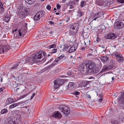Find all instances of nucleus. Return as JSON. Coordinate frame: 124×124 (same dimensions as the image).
Returning <instances> with one entry per match:
<instances>
[{
	"mask_svg": "<svg viewBox=\"0 0 124 124\" xmlns=\"http://www.w3.org/2000/svg\"><path fill=\"white\" fill-rule=\"evenodd\" d=\"M24 10L22 8H20L18 9L17 15L20 18L23 19L25 18L27 15V13L24 12Z\"/></svg>",
	"mask_w": 124,
	"mask_h": 124,
	"instance_id": "4",
	"label": "nucleus"
},
{
	"mask_svg": "<svg viewBox=\"0 0 124 124\" xmlns=\"http://www.w3.org/2000/svg\"><path fill=\"white\" fill-rule=\"evenodd\" d=\"M110 69V68H109V66L105 65L103 66V69L101 71H105L108 70Z\"/></svg>",
	"mask_w": 124,
	"mask_h": 124,
	"instance_id": "31",
	"label": "nucleus"
},
{
	"mask_svg": "<svg viewBox=\"0 0 124 124\" xmlns=\"http://www.w3.org/2000/svg\"><path fill=\"white\" fill-rule=\"evenodd\" d=\"M109 3L107 1H106L104 2L103 3V5L104 6H107L108 5H109Z\"/></svg>",
	"mask_w": 124,
	"mask_h": 124,
	"instance_id": "42",
	"label": "nucleus"
},
{
	"mask_svg": "<svg viewBox=\"0 0 124 124\" xmlns=\"http://www.w3.org/2000/svg\"><path fill=\"white\" fill-rule=\"evenodd\" d=\"M3 7V5L2 4V1L0 0V8H2Z\"/></svg>",
	"mask_w": 124,
	"mask_h": 124,
	"instance_id": "49",
	"label": "nucleus"
},
{
	"mask_svg": "<svg viewBox=\"0 0 124 124\" xmlns=\"http://www.w3.org/2000/svg\"><path fill=\"white\" fill-rule=\"evenodd\" d=\"M3 48H4V52L5 51H7L10 49V47L8 45L6 46H3Z\"/></svg>",
	"mask_w": 124,
	"mask_h": 124,
	"instance_id": "34",
	"label": "nucleus"
},
{
	"mask_svg": "<svg viewBox=\"0 0 124 124\" xmlns=\"http://www.w3.org/2000/svg\"><path fill=\"white\" fill-rule=\"evenodd\" d=\"M45 14V12L44 10L41 11L37 12L35 15L34 19L36 21H38Z\"/></svg>",
	"mask_w": 124,
	"mask_h": 124,
	"instance_id": "5",
	"label": "nucleus"
},
{
	"mask_svg": "<svg viewBox=\"0 0 124 124\" xmlns=\"http://www.w3.org/2000/svg\"><path fill=\"white\" fill-rule=\"evenodd\" d=\"M78 30L77 24L75 23L70 27V31L73 34H75L77 32Z\"/></svg>",
	"mask_w": 124,
	"mask_h": 124,
	"instance_id": "6",
	"label": "nucleus"
},
{
	"mask_svg": "<svg viewBox=\"0 0 124 124\" xmlns=\"http://www.w3.org/2000/svg\"><path fill=\"white\" fill-rule=\"evenodd\" d=\"M86 4V2L85 1H82L81 4V6L82 7H84Z\"/></svg>",
	"mask_w": 124,
	"mask_h": 124,
	"instance_id": "40",
	"label": "nucleus"
},
{
	"mask_svg": "<svg viewBox=\"0 0 124 124\" xmlns=\"http://www.w3.org/2000/svg\"><path fill=\"white\" fill-rule=\"evenodd\" d=\"M102 95L101 94H99V97L100 98H102Z\"/></svg>",
	"mask_w": 124,
	"mask_h": 124,
	"instance_id": "59",
	"label": "nucleus"
},
{
	"mask_svg": "<svg viewBox=\"0 0 124 124\" xmlns=\"http://www.w3.org/2000/svg\"><path fill=\"white\" fill-rule=\"evenodd\" d=\"M14 102V100L13 98H9L7 99L6 100V103L7 105L11 103Z\"/></svg>",
	"mask_w": 124,
	"mask_h": 124,
	"instance_id": "22",
	"label": "nucleus"
},
{
	"mask_svg": "<svg viewBox=\"0 0 124 124\" xmlns=\"http://www.w3.org/2000/svg\"><path fill=\"white\" fill-rule=\"evenodd\" d=\"M94 63L92 61H88L87 62L85 65L83 67L81 68V71L86 73L87 72V70H91L94 66Z\"/></svg>",
	"mask_w": 124,
	"mask_h": 124,
	"instance_id": "2",
	"label": "nucleus"
},
{
	"mask_svg": "<svg viewBox=\"0 0 124 124\" xmlns=\"http://www.w3.org/2000/svg\"><path fill=\"white\" fill-rule=\"evenodd\" d=\"M111 123L112 124H120V122L117 120H112L111 121Z\"/></svg>",
	"mask_w": 124,
	"mask_h": 124,
	"instance_id": "37",
	"label": "nucleus"
},
{
	"mask_svg": "<svg viewBox=\"0 0 124 124\" xmlns=\"http://www.w3.org/2000/svg\"><path fill=\"white\" fill-rule=\"evenodd\" d=\"M115 26H116L117 28L120 29L123 27L124 24L121 21H118L115 23Z\"/></svg>",
	"mask_w": 124,
	"mask_h": 124,
	"instance_id": "12",
	"label": "nucleus"
},
{
	"mask_svg": "<svg viewBox=\"0 0 124 124\" xmlns=\"http://www.w3.org/2000/svg\"><path fill=\"white\" fill-rule=\"evenodd\" d=\"M77 13V16L79 17L82 16L84 14V12L80 10L78 11Z\"/></svg>",
	"mask_w": 124,
	"mask_h": 124,
	"instance_id": "28",
	"label": "nucleus"
},
{
	"mask_svg": "<svg viewBox=\"0 0 124 124\" xmlns=\"http://www.w3.org/2000/svg\"><path fill=\"white\" fill-rule=\"evenodd\" d=\"M64 57V55H61L58 57H57L53 63V64L54 65L60 62V61L62 58Z\"/></svg>",
	"mask_w": 124,
	"mask_h": 124,
	"instance_id": "13",
	"label": "nucleus"
},
{
	"mask_svg": "<svg viewBox=\"0 0 124 124\" xmlns=\"http://www.w3.org/2000/svg\"><path fill=\"white\" fill-rule=\"evenodd\" d=\"M49 34H53V32L52 31H51L49 32Z\"/></svg>",
	"mask_w": 124,
	"mask_h": 124,
	"instance_id": "63",
	"label": "nucleus"
},
{
	"mask_svg": "<svg viewBox=\"0 0 124 124\" xmlns=\"http://www.w3.org/2000/svg\"><path fill=\"white\" fill-rule=\"evenodd\" d=\"M75 83L74 82H70L68 85V88L70 90H73L74 89L75 86Z\"/></svg>",
	"mask_w": 124,
	"mask_h": 124,
	"instance_id": "18",
	"label": "nucleus"
},
{
	"mask_svg": "<svg viewBox=\"0 0 124 124\" xmlns=\"http://www.w3.org/2000/svg\"><path fill=\"white\" fill-rule=\"evenodd\" d=\"M91 51L92 52L94 56L96 55V54L97 53V50L96 49L93 48V49H91Z\"/></svg>",
	"mask_w": 124,
	"mask_h": 124,
	"instance_id": "30",
	"label": "nucleus"
},
{
	"mask_svg": "<svg viewBox=\"0 0 124 124\" xmlns=\"http://www.w3.org/2000/svg\"><path fill=\"white\" fill-rule=\"evenodd\" d=\"M22 108H24L23 109V113L25 114H26L28 113V111L29 110V107L27 106L25 107H23Z\"/></svg>",
	"mask_w": 124,
	"mask_h": 124,
	"instance_id": "23",
	"label": "nucleus"
},
{
	"mask_svg": "<svg viewBox=\"0 0 124 124\" xmlns=\"http://www.w3.org/2000/svg\"><path fill=\"white\" fill-rule=\"evenodd\" d=\"M89 83L88 81H86L85 82L84 81H82L81 82L79 85L78 87H82V86L85 87L86 85Z\"/></svg>",
	"mask_w": 124,
	"mask_h": 124,
	"instance_id": "20",
	"label": "nucleus"
},
{
	"mask_svg": "<svg viewBox=\"0 0 124 124\" xmlns=\"http://www.w3.org/2000/svg\"><path fill=\"white\" fill-rule=\"evenodd\" d=\"M102 14L100 12H99L97 13L94 14L93 15V16L94 19H93V20H96V19L101 17L102 16Z\"/></svg>",
	"mask_w": 124,
	"mask_h": 124,
	"instance_id": "16",
	"label": "nucleus"
},
{
	"mask_svg": "<svg viewBox=\"0 0 124 124\" xmlns=\"http://www.w3.org/2000/svg\"><path fill=\"white\" fill-rule=\"evenodd\" d=\"M53 66H52V65H50L49 66H48L46 68V69L47 70V69H49L50 67H52Z\"/></svg>",
	"mask_w": 124,
	"mask_h": 124,
	"instance_id": "53",
	"label": "nucleus"
},
{
	"mask_svg": "<svg viewBox=\"0 0 124 124\" xmlns=\"http://www.w3.org/2000/svg\"><path fill=\"white\" fill-rule=\"evenodd\" d=\"M118 0L121 3H123L124 2V0Z\"/></svg>",
	"mask_w": 124,
	"mask_h": 124,
	"instance_id": "52",
	"label": "nucleus"
},
{
	"mask_svg": "<svg viewBox=\"0 0 124 124\" xmlns=\"http://www.w3.org/2000/svg\"><path fill=\"white\" fill-rule=\"evenodd\" d=\"M69 46L68 45L66 44L64 46V48L63 49V50L64 51H66V50L68 48Z\"/></svg>",
	"mask_w": 124,
	"mask_h": 124,
	"instance_id": "33",
	"label": "nucleus"
},
{
	"mask_svg": "<svg viewBox=\"0 0 124 124\" xmlns=\"http://www.w3.org/2000/svg\"><path fill=\"white\" fill-rule=\"evenodd\" d=\"M7 112L8 111L7 109H4L1 111V113L2 114H4L7 113Z\"/></svg>",
	"mask_w": 124,
	"mask_h": 124,
	"instance_id": "41",
	"label": "nucleus"
},
{
	"mask_svg": "<svg viewBox=\"0 0 124 124\" xmlns=\"http://www.w3.org/2000/svg\"><path fill=\"white\" fill-rule=\"evenodd\" d=\"M49 23L51 25L52 24H53L54 23L52 21H50L49 22Z\"/></svg>",
	"mask_w": 124,
	"mask_h": 124,
	"instance_id": "60",
	"label": "nucleus"
},
{
	"mask_svg": "<svg viewBox=\"0 0 124 124\" xmlns=\"http://www.w3.org/2000/svg\"><path fill=\"white\" fill-rule=\"evenodd\" d=\"M36 95V94L35 93H33V94L32 95L30 99L31 100H32L34 96Z\"/></svg>",
	"mask_w": 124,
	"mask_h": 124,
	"instance_id": "51",
	"label": "nucleus"
},
{
	"mask_svg": "<svg viewBox=\"0 0 124 124\" xmlns=\"http://www.w3.org/2000/svg\"><path fill=\"white\" fill-rule=\"evenodd\" d=\"M28 62L31 63L37 62L33 55L32 56L29 57L28 58Z\"/></svg>",
	"mask_w": 124,
	"mask_h": 124,
	"instance_id": "17",
	"label": "nucleus"
},
{
	"mask_svg": "<svg viewBox=\"0 0 124 124\" xmlns=\"http://www.w3.org/2000/svg\"><path fill=\"white\" fill-rule=\"evenodd\" d=\"M16 118L13 117H10L8 118V120L9 121L7 122H5L4 124H16V122L15 120Z\"/></svg>",
	"mask_w": 124,
	"mask_h": 124,
	"instance_id": "10",
	"label": "nucleus"
},
{
	"mask_svg": "<svg viewBox=\"0 0 124 124\" xmlns=\"http://www.w3.org/2000/svg\"><path fill=\"white\" fill-rule=\"evenodd\" d=\"M27 9H26L25 10H24V12H25V13H27V15L28 14V12L27 11L28 10H27Z\"/></svg>",
	"mask_w": 124,
	"mask_h": 124,
	"instance_id": "57",
	"label": "nucleus"
},
{
	"mask_svg": "<svg viewBox=\"0 0 124 124\" xmlns=\"http://www.w3.org/2000/svg\"><path fill=\"white\" fill-rule=\"evenodd\" d=\"M73 93L75 95H78L79 94V92L77 91H75Z\"/></svg>",
	"mask_w": 124,
	"mask_h": 124,
	"instance_id": "46",
	"label": "nucleus"
},
{
	"mask_svg": "<svg viewBox=\"0 0 124 124\" xmlns=\"http://www.w3.org/2000/svg\"><path fill=\"white\" fill-rule=\"evenodd\" d=\"M55 14L56 15H59V13H58V12H57V13H55Z\"/></svg>",
	"mask_w": 124,
	"mask_h": 124,
	"instance_id": "64",
	"label": "nucleus"
},
{
	"mask_svg": "<svg viewBox=\"0 0 124 124\" xmlns=\"http://www.w3.org/2000/svg\"><path fill=\"white\" fill-rule=\"evenodd\" d=\"M121 96L119 100H122L121 103L124 105V92L121 94Z\"/></svg>",
	"mask_w": 124,
	"mask_h": 124,
	"instance_id": "24",
	"label": "nucleus"
},
{
	"mask_svg": "<svg viewBox=\"0 0 124 124\" xmlns=\"http://www.w3.org/2000/svg\"><path fill=\"white\" fill-rule=\"evenodd\" d=\"M19 63L15 64L10 69V70H15L17 69V67L19 65Z\"/></svg>",
	"mask_w": 124,
	"mask_h": 124,
	"instance_id": "27",
	"label": "nucleus"
},
{
	"mask_svg": "<svg viewBox=\"0 0 124 124\" xmlns=\"http://www.w3.org/2000/svg\"><path fill=\"white\" fill-rule=\"evenodd\" d=\"M52 60H53L52 59H50L49 61H48L47 62L48 63H49Z\"/></svg>",
	"mask_w": 124,
	"mask_h": 124,
	"instance_id": "61",
	"label": "nucleus"
},
{
	"mask_svg": "<svg viewBox=\"0 0 124 124\" xmlns=\"http://www.w3.org/2000/svg\"><path fill=\"white\" fill-rule=\"evenodd\" d=\"M57 82L56 81V80L54 81V88L55 89H57L60 86V85L59 84L57 83Z\"/></svg>",
	"mask_w": 124,
	"mask_h": 124,
	"instance_id": "32",
	"label": "nucleus"
},
{
	"mask_svg": "<svg viewBox=\"0 0 124 124\" xmlns=\"http://www.w3.org/2000/svg\"><path fill=\"white\" fill-rule=\"evenodd\" d=\"M3 47V46H0V54L4 52V49Z\"/></svg>",
	"mask_w": 124,
	"mask_h": 124,
	"instance_id": "36",
	"label": "nucleus"
},
{
	"mask_svg": "<svg viewBox=\"0 0 124 124\" xmlns=\"http://www.w3.org/2000/svg\"><path fill=\"white\" fill-rule=\"evenodd\" d=\"M22 103L23 102H20L16 103H14L13 104L10 106L9 108L10 109H12L19 105L20 104H22Z\"/></svg>",
	"mask_w": 124,
	"mask_h": 124,
	"instance_id": "21",
	"label": "nucleus"
},
{
	"mask_svg": "<svg viewBox=\"0 0 124 124\" xmlns=\"http://www.w3.org/2000/svg\"><path fill=\"white\" fill-rule=\"evenodd\" d=\"M108 58L107 56H104L102 57L101 58V60L102 62H107L108 59Z\"/></svg>",
	"mask_w": 124,
	"mask_h": 124,
	"instance_id": "25",
	"label": "nucleus"
},
{
	"mask_svg": "<svg viewBox=\"0 0 124 124\" xmlns=\"http://www.w3.org/2000/svg\"><path fill=\"white\" fill-rule=\"evenodd\" d=\"M96 40L98 42H100V38L98 37H97V38Z\"/></svg>",
	"mask_w": 124,
	"mask_h": 124,
	"instance_id": "54",
	"label": "nucleus"
},
{
	"mask_svg": "<svg viewBox=\"0 0 124 124\" xmlns=\"http://www.w3.org/2000/svg\"><path fill=\"white\" fill-rule=\"evenodd\" d=\"M10 19V18L9 16H5L4 18V21L6 22H8Z\"/></svg>",
	"mask_w": 124,
	"mask_h": 124,
	"instance_id": "38",
	"label": "nucleus"
},
{
	"mask_svg": "<svg viewBox=\"0 0 124 124\" xmlns=\"http://www.w3.org/2000/svg\"><path fill=\"white\" fill-rule=\"evenodd\" d=\"M36 0H25V1L29 4H31L33 3Z\"/></svg>",
	"mask_w": 124,
	"mask_h": 124,
	"instance_id": "29",
	"label": "nucleus"
},
{
	"mask_svg": "<svg viewBox=\"0 0 124 124\" xmlns=\"http://www.w3.org/2000/svg\"><path fill=\"white\" fill-rule=\"evenodd\" d=\"M90 41L89 38H87L85 39L84 42L86 45L88 46L90 44Z\"/></svg>",
	"mask_w": 124,
	"mask_h": 124,
	"instance_id": "26",
	"label": "nucleus"
},
{
	"mask_svg": "<svg viewBox=\"0 0 124 124\" xmlns=\"http://www.w3.org/2000/svg\"><path fill=\"white\" fill-rule=\"evenodd\" d=\"M56 46V44H53L49 46L48 47L50 49H51L55 47Z\"/></svg>",
	"mask_w": 124,
	"mask_h": 124,
	"instance_id": "39",
	"label": "nucleus"
},
{
	"mask_svg": "<svg viewBox=\"0 0 124 124\" xmlns=\"http://www.w3.org/2000/svg\"><path fill=\"white\" fill-rule=\"evenodd\" d=\"M62 41L64 43H65L66 41H65V39H63L62 40Z\"/></svg>",
	"mask_w": 124,
	"mask_h": 124,
	"instance_id": "62",
	"label": "nucleus"
},
{
	"mask_svg": "<svg viewBox=\"0 0 124 124\" xmlns=\"http://www.w3.org/2000/svg\"><path fill=\"white\" fill-rule=\"evenodd\" d=\"M102 101V98H100L99 100V101L100 102H101Z\"/></svg>",
	"mask_w": 124,
	"mask_h": 124,
	"instance_id": "58",
	"label": "nucleus"
},
{
	"mask_svg": "<svg viewBox=\"0 0 124 124\" xmlns=\"http://www.w3.org/2000/svg\"><path fill=\"white\" fill-rule=\"evenodd\" d=\"M57 82V83L59 84V85L63 84L65 82V80L63 79H58L56 80Z\"/></svg>",
	"mask_w": 124,
	"mask_h": 124,
	"instance_id": "19",
	"label": "nucleus"
},
{
	"mask_svg": "<svg viewBox=\"0 0 124 124\" xmlns=\"http://www.w3.org/2000/svg\"><path fill=\"white\" fill-rule=\"evenodd\" d=\"M28 94H29L28 93H27L24 95L20 96L19 98V99L20 100L25 97L26 96L28 95Z\"/></svg>",
	"mask_w": 124,
	"mask_h": 124,
	"instance_id": "35",
	"label": "nucleus"
},
{
	"mask_svg": "<svg viewBox=\"0 0 124 124\" xmlns=\"http://www.w3.org/2000/svg\"><path fill=\"white\" fill-rule=\"evenodd\" d=\"M52 51L50 53L51 54H53L56 52L57 51V49L53 48L51 49Z\"/></svg>",
	"mask_w": 124,
	"mask_h": 124,
	"instance_id": "43",
	"label": "nucleus"
},
{
	"mask_svg": "<svg viewBox=\"0 0 124 124\" xmlns=\"http://www.w3.org/2000/svg\"><path fill=\"white\" fill-rule=\"evenodd\" d=\"M60 109L64 114L65 115H68L70 113L69 108L65 105H63L61 106Z\"/></svg>",
	"mask_w": 124,
	"mask_h": 124,
	"instance_id": "3",
	"label": "nucleus"
},
{
	"mask_svg": "<svg viewBox=\"0 0 124 124\" xmlns=\"http://www.w3.org/2000/svg\"><path fill=\"white\" fill-rule=\"evenodd\" d=\"M46 8L49 10H50L51 9V7L49 5H48L46 6Z\"/></svg>",
	"mask_w": 124,
	"mask_h": 124,
	"instance_id": "50",
	"label": "nucleus"
},
{
	"mask_svg": "<svg viewBox=\"0 0 124 124\" xmlns=\"http://www.w3.org/2000/svg\"><path fill=\"white\" fill-rule=\"evenodd\" d=\"M99 71V68L97 67L94 66L91 70H87V73L90 75H93L94 73H96Z\"/></svg>",
	"mask_w": 124,
	"mask_h": 124,
	"instance_id": "8",
	"label": "nucleus"
},
{
	"mask_svg": "<svg viewBox=\"0 0 124 124\" xmlns=\"http://www.w3.org/2000/svg\"><path fill=\"white\" fill-rule=\"evenodd\" d=\"M116 37V36L113 33H110L108 34L106 37V38L108 39H114Z\"/></svg>",
	"mask_w": 124,
	"mask_h": 124,
	"instance_id": "15",
	"label": "nucleus"
},
{
	"mask_svg": "<svg viewBox=\"0 0 124 124\" xmlns=\"http://www.w3.org/2000/svg\"><path fill=\"white\" fill-rule=\"evenodd\" d=\"M53 117L56 118H60L62 116L61 114L58 111H55L53 113Z\"/></svg>",
	"mask_w": 124,
	"mask_h": 124,
	"instance_id": "14",
	"label": "nucleus"
},
{
	"mask_svg": "<svg viewBox=\"0 0 124 124\" xmlns=\"http://www.w3.org/2000/svg\"><path fill=\"white\" fill-rule=\"evenodd\" d=\"M56 7L57 9H58L61 8V6L59 4H57L56 5Z\"/></svg>",
	"mask_w": 124,
	"mask_h": 124,
	"instance_id": "47",
	"label": "nucleus"
},
{
	"mask_svg": "<svg viewBox=\"0 0 124 124\" xmlns=\"http://www.w3.org/2000/svg\"><path fill=\"white\" fill-rule=\"evenodd\" d=\"M78 46V43H75L69 49V53H71L74 52L76 50Z\"/></svg>",
	"mask_w": 124,
	"mask_h": 124,
	"instance_id": "11",
	"label": "nucleus"
},
{
	"mask_svg": "<svg viewBox=\"0 0 124 124\" xmlns=\"http://www.w3.org/2000/svg\"><path fill=\"white\" fill-rule=\"evenodd\" d=\"M89 29L88 28H85L84 29H83V33H87L88 32V30Z\"/></svg>",
	"mask_w": 124,
	"mask_h": 124,
	"instance_id": "44",
	"label": "nucleus"
},
{
	"mask_svg": "<svg viewBox=\"0 0 124 124\" xmlns=\"http://www.w3.org/2000/svg\"><path fill=\"white\" fill-rule=\"evenodd\" d=\"M71 72L70 71H69L67 73V74L69 76H70V75L71 74H72V73H71Z\"/></svg>",
	"mask_w": 124,
	"mask_h": 124,
	"instance_id": "56",
	"label": "nucleus"
},
{
	"mask_svg": "<svg viewBox=\"0 0 124 124\" xmlns=\"http://www.w3.org/2000/svg\"><path fill=\"white\" fill-rule=\"evenodd\" d=\"M86 96L88 98L90 99L91 98V96L89 95H88V94H86Z\"/></svg>",
	"mask_w": 124,
	"mask_h": 124,
	"instance_id": "55",
	"label": "nucleus"
},
{
	"mask_svg": "<svg viewBox=\"0 0 124 124\" xmlns=\"http://www.w3.org/2000/svg\"><path fill=\"white\" fill-rule=\"evenodd\" d=\"M96 4L98 5H102V3H101L100 1L97 0L96 2Z\"/></svg>",
	"mask_w": 124,
	"mask_h": 124,
	"instance_id": "45",
	"label": "nucleus"
},
{
	"mask_svg": "<svg viewBox=\"0 0 124 124\" xmlns=\"http://www.w3.org/2000/svg\"><path fill=\"white\" fill-rule=\"evenodd\" d=\"M37 62L44 60L46 56V53L44 50L40 51L39 52H36L33 55Z\"/></svg>",
	"mask_w": 124,
	"mask_h": 124,
	"instance_id": "1",
	"label": "nucleus"
},
{
	"mask_svg": "<svg viewBox=\"0 0 124 124\" xmlns=\"http://www.w3.org/2000/svg\"><path fill=\"white\" fill-rule=\"evenodd\" d=\"M25 34V32H23V30L22 29L18 31V35H17V33H15V34L14 37L16 39L21 38L24 36Z\"/></svg>",
	"mask_w": 124,
	"mask_h": 124,
	"instance_id": "7",
	"label": "nucleus"
},
{
	"mask_svg": "<svg viewBox=\"0 0 124 124\" xmlns=\"http://www.w3.org/2000/svg\"><path fill=\"white\" fill-rule=\"evenodd\" d=\"M3 88L4 89V87H3V88H0V94H2L3 92Z\"/></svg>",
	"mask_w": 124,
	"mask_h": 124,
	"instance_id": "48",
	"label": "nucleus"
},
{
	"mask_svg": "<svg viewBox=\"0 0 124 124\" xmlns=\"http://www.w3.org/2000/svg\"><path fill=\"white\" fill-rule=\"evenodd\" d=\"M115 55L117 60L119 62H122L124 60L122 55L119 53L115 52Z\"/></svg>",
	"mask_w": 124,
	"mask_h": 124,
	"instance_id": "9",
	"label": "nucleus"
}]
</instances>
